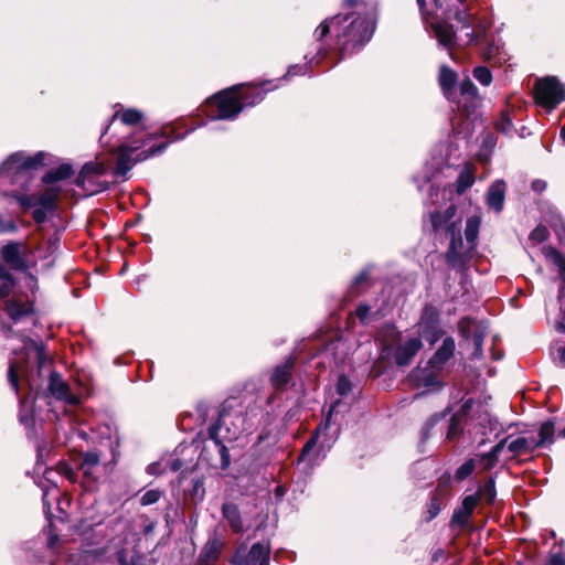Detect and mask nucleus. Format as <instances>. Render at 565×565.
<instances>
[{"label": "nucleus", "mask_w": 565, "mask_h": 565, "mask_svg": "<svg viewBox=\"0 0 565 565\" xmlns=\"http://www.w3.org/2000/svg\"><path fill=\"white\" fill-rule=\"evenodd\" d=\"M455 348V340L451 337L445 338L440 348L430 358L428 362L430 366L441 371L444 365L454 356Z\"/></svg>", "instance_id": "22"}, {"label": "nucleus", "mask_w": 565, "mask_h": 565, "mask_svg": "<svg viewBox=\"0 0 565 565\" xmlns=\"http://www.w3.org/2000/svg\"><path fill=\"white\" fill-rule=\"evenodd\" d=\"M99 454L96 451H87L84 455L83 462L81 465V469L87 476H90L93 469L96 468L99 463Z\"/></svg>", "instance_id": "34"}, {"label": "nucleus", "mask_w": 565, "mask_h": 565, "mask_svg": "<svg viewBox=\"0 0 565 565\" xmlns=\"http://www.w3.org/2000/svg\"><path fill=\"white\" fill-rule=\"evenodd\" d=\"M18 231L17 222L12 216H3L0 214V234L14 233Z\"/></svg>", "instance_id": "41"}, {"label": "nucleus", "mask_w": 565, "mask_h": 565, "mask_svg": "<svg viewBox=\"0 0 565 565\" xmlns=\"http://www.w3.org/2000/svg\"><path fill=\"white\" fill-rule=\"evenodd\" d=\"M475 183V172L471 167L466 166L459 173L456 181V192L462 194Z\"/></svg>", "instance_id": "32"}, {"label": "nucleus", "mask_w": 565, "mask_h": 565, "mask_svg": "<svg viewBox=\"0 0 565 565\" xmlns=\"http://www.w3.org/2000/svg\"><path fill=\"white\" fill-rule=\"evenodd\" d=\"M479 500V493L466 495L461 502V507L463 508V510H467L470 513H472Z\"/></svg>", "instance_id": "47"}, {"label": "nucleus", "mask_w": 565, "mask_h": 565, "mask_svg": "<svg viewBox=\"0 0 565 565\" xmlns=\"http://www.w3.org/2000/svg\"><path fill=\"white\" fill-rule=\"evenodd\" d=\"M120 120V122L125 126H136L143 119L142 111L136 108H120L114 113L110 118V122L106 126L104 132L100 136V140L105 138L108 134L110 127L114 125L116 120Z\"/></svg>", "instance_id": "19"}, {"label": "nucleus", "mask_w": 565, "mask_h": 565, "mask_svg": "<svg viewBox=\"0 0 565 565\" xmlns=\"http://www.w3.org/2000/svg\"><path fill=\"white\" fill-rule=\"evenodd\" d=\"M457 209L450 204L444 211L429 213V223L433 232L440 237L449 238L450 245L446 254L447 263L454 268H460L468 262V256L461 254L462 241L460 237V218L456 216Z\"/></svg>", "instance_id": "7"}, {"label": "nucleus", "mask_w": 565, "mask_h": 565, "mask_svg": "<svg viewBox=\"0 0 565 565\" xmlns=\"http://www.w3.org/2000/svg\"><path fill=\"white\" fill-rule=\"evenodd\" d=\"M295 358L289 356L284 363L277 365L270 376V383L276 390H284L292 379Z\"/></svg>", "instance_id": "20"}, {"label": "nucleus", "mask_w": 565, "mask_h": 565, "mask_svg": "<svg viewBox=\"0 0 565 565\" xmlns=\"http://www.w3.org/2000/svg\"><path fill=\"white\" fill-rule=\"evenodd\" d=\"M222 516L228 523L234 533H243L244 522L238 507L233 502H225L222 505Z\"/></svg>", "instance_id": "23"}, {"label": "nucleus", "mask_w": 565, "mask_h": 565, "mask_svg": "<svg viewBox=\"0 0 565 565\" xmlns=\"http://www.w3.org/2000/svg\"><path fill=\"white\" fill-rule=\"evenodd\" d=\"M118 563L119 565H147L146 557L140 553H135L128 561L126 555L120 552L118 553Z\"/></svg>", "instance_id": "39"}, {"label": "nucleus", "mask_w": 565, "mask_h": 565, "mask_svg": "<svg viewBox=\"0 0 565 565\" xmlns=\"http://www.w3.org/2000/svg\"><path fill=\"white\" fill-rule=\"evenodd\" d=\"M161 495H162V492L158 489L148 490L140 498V504L143 507L154 504L160 500Z\"/></svg>", "instance_id": "40"}, {"label": "nucleus", "mask_w": 565, "mask_h": 565, "mask_svg": "<svg viewBox=\"0 0 565 565\" xmlns=\"http://www.w3.org/2000/svg\"><path fill=\"white\" fill-rule=\"evenodd\" d=\"M344 7L354 10L326 19L315 31V38L320 42L332 30L342 55L367 43L375 29L374 13L362 0H345Z\"/></svg>", "instance_id": "4"}, {"label": "nucleus", "mask_w": 565, "mask_h": 565, "mask_svg": "<svg viewBox=\"0 0 565 565\" xmlns=\"http://www.w3.org/2000/svg\"><path fill=\"white\" fill-rule=\"evenodd\" d=\"M369 275H370V269L369 268H364L363 270H361L352 280L351 291L355 292V294H359L360 292V290H359L360 285H362L363 282L367 281Z\"/></svg>", "instance_id": "44"}, {"label": "nucleus", "mask_w": 565, "mask_h": 565, "mask_svg": "<svg viewBox=\"0 0 565 565\" xmlns=\"http://www.w3.org/2000/svg\"><path fill=\"white\" fill-rule=\"evenodd\" d=\"M422 348L423 343L420 338H409L396 348L394 352L395 363L398 366H407Z\"/></svg>", "instance_id": "18"}, {"label": "nucleus", "mask_w": 565, "mask_h": 565, "mask_svg": "<svg viewBox=\"0 0 565 565\" xmlns=\"http://www.w3.org/2000/svg\"><path fill=\"white\" fill-rule=\"evenodd\" d=\"M439 369L430 366L428 363L425 367L417 366L409 374L411 384L423 390L424 393L439 391L444 384L439 379Z\"/></svg>", "instance_id": "15"}, {"label": "nucleus", "mask_w": 565, "mask_h": 565, "mask_svg": "<svg viewBox=\"0 0 565 565\" xmlns=\"http://www.w3.org/2000/svg\"><path fill=\"white\" fill-rule=\"evenodd\" d=\"M558 352V363L565 367V345L557 350Z\"/></svg>", "instance_id": "61"}, {"label": "nucleus", "mask_w": 565, "mask_h": 565, "mask_svg": "<svg viewBox=\"0 0 565 565\" xmlns=\"http://www.w3.org/2000/svg\"><path fill=\"white\" fill-rule=\"evenodd\" d=\"M437 422H438L437 415L431 416L429 419L426 420V423L424 424L423 429H422V440L423 441L428 438V434H429L430 429L434 428V426L437 424Z\"/></svg>", "instance_id": "49"}, {"label": "nucleus", "mask_w": 565, "mask_h": 565, "mask_svg": "<svg viewBox=\"0 0 565 565\" xmlns=\"http://www.w3.org/2000/svg\"><path fill=\"white\" fill-rule=\"evenodd\" d=\"M156 525H157L156 522L147 519V523L142 527L143 535L145 536L151 535L156 530Z\"/></svg>", "instance_id": "55"}, {"label": "nucleus", "mask_w": 565, "mask_h": 565, "mask_svg": "<svg viewBox=\"0 0 565 565\" xmlns=\"http://www.w3.org/2000/svg\"><path fill=\"white\" fill-rule=\"evenodd\" d=\"M505 192V181L501 179L495 180L487 191L486 201L488 206L495 212H501L504 205Z\"/></svg>", "instance_id": "21"}, {"label": "nucleus", "mask_w": 565, "mask_h": 565, "mask_svg": "<svg viewBox=\"0 0 565 565\" xmlns=\"http://www.w3.org/2000/svg\"><path fill=\"white\" fill-rule=\"evenodd\" d=\"M511 439V436L505 437L501 439L489 452L482 454L480 456V461H486V469L492 468L498 459L504 447H508V441Z\"/></svg>", "instance_id": "30"}, {"label": "nucleus", "mask_w": 565, "mask_h": 565, "mask_svg": "<svg viewBox=\"0 0 565 565\" xmlns=\"http://www.w3.org/2000/svg\"><path fill=\"white\" fill-rule=\"evenodd\" d=\"M182 467V462L180 459H174L170 463V469L172 471H178Z\"/></svg>", "instance_id": "63"}, {"label": "nucleus", "mask_w": 565, "mask_h": 565, "mask_svg": "<svg viewBox=\"0 0 565 565\" xmlns=\"http://www.w3.org/2000/svg\"><path fill=\"white\" fill-rule=\"evenodd\" d=\"M269 543L257 542L248 551L245 547L238 548L233 557V563L236 565H269Z\"/></svg>", "instance_id": "16"}, {"label": "nucleus", "mask_w": 565, "mask_h": 565, "mask_svg": "<svg viewBox=\"0 0 565 565\" xmlns=\"http://www.w3.org/2000/svg\"><path fill=\"white\" fill-rule=\"evenodd\" d=\"M425 24L439 45L451 51L454 46H479L486 60H495L501 49L490 42L487 25L469 12L466 0H416Z\"/></svg>", "instance_id": "1"}, {"label": "nucleus", "mask_w": 565, "mask_h": 565, "mask_svg": "<svg viewBox=\"0 0 565 565\" xmlns=\"http://www.w3.org/2000/svg\"><path fill=\"white\" fill-rule=\"evenodd\" d=\"M46 153L39 151L34 156H26L24 152H15L0 167V193L4 196H12L24 210L38 206L33 211V218L36 223H43L46 213L55 207V200L58 195L57 181L71 174V166L63 164L56 170L46 172L42 182L50 184L41 195L26 194L35 172L44 164Z\"/></svg>", "instance_id": "2"}, {"label": "nucleus", "mask_w": 565, "mask_h": 565, "mask_svg": "<svg viewBox=\"0 0 565 565\" xmlns=\"http://www.w3.org/2000/svg\"><path fill=\"white\" fill-rule=\"evenodd\" d=\"M75 434H76L79 438H82V439H86V438H87V433H86L85 430H83V429H74V428H73V436H74Z\"/></svg>", "instance_id": "64"}, {"label": "nucleus", "mask_w": 565, "mask_h": 565, "mask_svg": "<svg viewBox=\"0 0 565 565\" xmlns=\"http://www.w3.org/2000/svg\"><path fill=\"white\" fill-rule=\"evenodd\" d=\"M555 426L552 420L544 422L540 427V438H534L535 448L545 447L554 441Z\"/></svg>", "instance_id": "31"}, {"label": "nucleus", "mask_w": 565, "mask_h": 565, "mask_svg": "<svg viewBox=\"0 0 565 565\" xmlns=\"http://www.w3.org/2000/svg\"><path fill=\"white\" fill-rule=\"evenodd\" d=\"M22 352L14 349V358L10 361L8 380L15 393L19 392L20 379L26 382L30 393L38 394L42 386V379L47 376V391L54 398L52 412L58 417V409H62L63 417L71 420L68 409L71 406V395L68 385L62 376L51 371V360L44 353L42 341L33 340L31 337L21 334Z\"/></svg>", "instance_id": "3"}, {"label": "nucleus", "mask_w": 565, "mask_h": 565, "mask_svg": "<svg viewBox=\"0 0 565 565\" xmlns=\"http://www.w3.org/2000/svg\"><path fill=\"white\" fill-rule=\"evenodd\" d=\"M43 505L49 521L47 546L55 548L63 530L68 531L71 529L68 521L71 498L66 493L62 497L61 490L54 483L43 490Z\"/></svg>", "instance_id": "8"}, {"label": "nucleus", "mask_w": 565, "mask_h": 565, "mask_svg": "<svg viewBox=\"0 0 565 565\" xmlns=\"http://www.w3.org/2000/svg\"><path fill=\"white\" fill-rule=\"evenodd\" d=\"M19 420L26 429H29V430L33 429V427H34L33 401H31L29 398H23L20 401Z\"/></svg>", "instance_id": "29"}, {"label": "nucleus", "mask_w": 565, "mask_h": 565, "mask_svg": "<svg viewBox=\"0 0 565 565\" xmlns=\"http://www.w3.org/2000/svg\"><path fill=\"white\" fill-rule=\"evenodd\" d=\"M482 343H483V335L481 333H475L473 335V344H475V355L477 358L481 356L482 354Z\"/></svg>", "instance_id": "51"}, {"label": "nucleus", "mask_w": 565, "mask_h": 565, "mask_svg": "<svg viewBox=\"0 0 565 565\" xmlns=\"http://www.w3.org/2000/svg\"><path fill=\"white\" fill-rule=\"evenodd\" d=\"M548 237V231L545 226L539 225L531 233L529 238L536 243H542Z\"/></svg>", "instance_id": "45"}, {"label": "nucleus", "mask_w": 565, "mask_h": 565, "mask_svg": "<svg viewBox=\"0 0 565 565\" xmlns=\"http://www.w3.org/2000/svg\"><path fill=\"white\" fill-rule=\"evenodd\" d=\"M457 83V74L450 67L443 65L439 71V84L447 99H454V89Z\"/></svg>", "instance_id": "25"}, {"label": "nucleus", "mask_w": 565, "mask_h": 565, "mask_svg": "<svg viewBox=\"0 0 565 565\" xmlns=\"http://www.w3.org/2000/svg\"><path fill=\"white\" fill-rule=\"evenodd\" d=\"M512 126V120L507 114H502L495 124L497 130L505 135L510 134Z\"/></svg>", "instance_id": "46"}, {"label": "nucleus", "mask_w": 565, "mask_h": 565, "mask_svg": "<svg viewBox=\"0 0 565 565\" xmlns=\"http://www.w3.org/2000/svg\"><path fill=\"white\" fill-rule=\"evenodd\" d=\"M473 76L483 86H489L492 83V74L486 66L475 67Z\"/></svg>", "instance_id": "38"}, {"label": "nucleus", "mask_w": 565, "mask_h": 565, "mask_svg": "<svg viewBox=\"0 0 565 565\" xmlns=\"http://www.w3.org/2000/svg\"><path fill=\"white\" fill-rule=\"evenodd\" d=\"M480 223H481V220L477 215H472L467 218L466 228H465V237H466L467 243L470 246H469V250L465 252L463 254H466L468 256V259L471 256V250L475 249V247H476V241L478 238Z\"/></svg>", "instance_id": "28"}, {"label": "nucleus", "mask_w": 565, "mask_h": 565, "mask_svg": "<svg viewBox=\"0 0 565 565\" xmlns=\"http://www.w3.org/2000/svg\"><path fill=\"white\" fill-rule=\"evenodd\" d=\"M370 311L371 307L369 305H359V307L356 308V316L361 320V322H364L367 319Z\"/></svg>", "instance_id": "50"}, {"label": "nucleus", "mask_w": 565, "mask_h": 565, "mask_svg": "<svg viewBox=\"0 0 565 565\" xmlns=\"http://www.w3.org/2000/svg\"><path fill=\"white\" fill-rule=\"evenodd\" d=\"M472 398H468L463 402V404L461 405V408H460V412L458 413L460 416H465L468 411L471 408L472 406Z\"/></svg>", "instance_id": "58"}, {"label": "nucleus", "mask_w": 565, "mask_h": 565, "mask_svg": "<svg viewBox=\"0 0 565 565\" xmlns=\"http://www.w3.org/2000/svg\"><path fill=\"white\" fill-rule=\"evenodd\" d=\"M534 96L537 104L552 110L565 100V86L557 77L546 76L536 82Z\"/></svg>", "instance_id": "12"}, {"label": "nucleus", "mask_w": 565, "mask_h": 565, "mask_svg": "<svg viewBox=\"0 0 565 565\" xmlns=\"http://www.w3.org/2000/svg\"><path fill=\"white\" fill-rule=\"evenodd\" d=\"M226 422L225 416H220L218 420L209 427V438L214 443L216 450L221 457V469L225 470L231 465V456L224 441H232L235 438V433L230 435V429H224L223 425Z\"/></svg>", "instance_id": "14"}, {"label": "nucleus", "mask_w": 565, "mask_h": 565, "mask_svg": "<svg viewBox=\"0 0 565 565\" xmlns=\"http://www.w3.org/2000/svg\"><path fill=\"white\" fill-rule=\"evenodd\" d=\"M417 327L419 334L418 338H423L430 345H434L444 334L440 327L439 311L431 305H426L424 307Z\"/></svg>", "instance_id": "13"}, {"label": "nucleus", "mask_w": 565, "mask_h": 565, "mask_svg": "<svg viewBox=\"0 0 565 565\" xmlns=\"http://www.w3.org/2000/svg\"><path fill=\"white\" fill-rule=\"evenodd\" d=\"M532 188L533 190L535 191H542L545 189V182L544 181H541V180H535L533 181L532 183Z\"/></svg>", "instance_id": "62"}, {"label": "nucleus", "mask_w": 565, "mask_h": 565, "mask_svg": "<svg viewBox=\"0 0 565 565\" xmlns=\"http://www.w3.org/2000/svg\"><path fill=\"white\" fill-rule=\"evenodd\" d=\"M476 493H479V499L492 503L497 497L495 482L493 478H489L483 487H480Z\"/></svg>", "instance_id": "33"}, {"label": "nucleus", "mask_w": 565, "mask_h": 565, "mask_svg": "<svg viewBox=\"0 0 565 565\" xmlns=\"http://www.w3.org/2000/svg\"><path fill=\"white\" fill-rule=\"evenodd\" d=\"M273 83V81L263 82V87L270 86L264 89L249 85V89L242 95L237 94L241 86L224 89L207 99L204 111L212 120H233L241 114L244 107L259 104L267 92L278 87L277 84Z\"/></svg>", "instance_id": "5"}, {"label": "nucleus", "mask_w": 565, "mask_h": 565, "mask_svg": "<svg viewBox=\"0 0 565 565\" xmlns=\"http://www.w3.org/2000/svg\"><path fill=\"white\" fill-rule=\"evenodd\" d=\"M480 425H483V424H487L488 427H489V430H493L495 429L497 425H498V422L497 419H493L490 415L486 414L483 416L480 417Z\"/></svg>", "instance_id": "54"}, {"label": "nucleus", "mask_w": 565, "mask_h": 565, "mask_svg": "<svg viewBox=\"0 0 565 565\" xmlns=\"http://www.w3.org/2000/svg\"><path fill=\"white\" fill-rule=\"evenodd\" d=\"M476 468V459L471 458L466 460L457 470L455 473V477L457 480L462 481L466 478H468Z\"/></svg>", "instance_id": "37"}, {"label": "nucleus", "mask_w": 565, "mask_h": 565, "mask_svg": "<svg viewBox=\"0 0 565 565\" xmlns=\"http://www.w3.org/2000/svg\"><path fill=\"white\" fill-rule=\"evenodd\" d=\"M461 417L459 414H455L449 423L448 431H447V438L448 439H456L458 438L462 433V424H461Z\"/></svg>", "instance_id": "36"}, {"label": "nucleus", "mask_w": 565, "mask_h": 565, "mask_svg": "<svg viewBox=\"0 0 565 565\" xmlns=\"http://www.w3.org/2000/svg\"><path fill=\"white\" fill-rule=\"evenodd\" d=\"M159 468L160 465L158 462H153L147 467V472L149 475H159L161 472Z\"/></svg>", "instance_id": "59"}, {"label": "nucleus", "mask_w": 565, "mask_h": 565, "mask_svg": "<svg viewBox=\"0 0 565 565\" xmlns=\"http://www.w3.org/2000/svg\"><path fill=\"white\" fill-rule=\"evenodd\" d=\"M337 393L341 397L348 396L352 391V384L345 375H340L335 386Z\"/></svg>", "instance_id": "42"}, {"label": "nucleus", "mask_w": 565, "mask_h": 565, "mask_svg": "<svg viewBox=\"0 0 565 565\" xmlns=\"http://www.w3.org/2000/svg\"><path fill=\"white\" fill-rule=\"evenodd\" d=\"M0 299L6 313L14 324L25 320H31L35 324L33 299L22 292L12 276L4 270H0Z\"/></svg>", "instance_id": "9"}, {"label": "nucleus", "mask_w": 565, "mask_h": 565, "mask_svg": "<svg viewBox=\"0 0 565 565\" xmlns=\"http://www.w3.org/2000/svg\"><path fill=\"white\" fill-rule=\"evenodd\" d=\"M548 565H565V555L561 552L551 553L548 557Z\"/></svg>", "instance_id": "52"}, {"label": "nucleus", "mask_w": 565, "mask_h": 565, "mask_svg": "<svg viewBox=\"0 0 565 565\" xmlns=\"http://www.w3.org/2000/svg\"><path fill=\"white\" fill-rule=\"evenodd\" d=\"M222 543L217 539L209 540L199 556V565H213L220 556Z\"/></svg>", "instance_id": "26"}, {"label": "nucleus", "mask_w": 565, "mask_h": 565, "mask_svg": "<svg viewBox=\"0 0 565 565\" xmlns=\"http://www.w3.org/2000/svg\"><path fill=\"white\" fill-rule=\"evenodd\" d=\"M308 68H309V65L307 63L302 64V65H299V64L292 65L288 68V72L284 75L282 79L290 77V76H295V75H303L307 73ZM279 81H281V78Z\"/></svg>", "instance_id": "48"}, {"label": "nucleus", "mask_w": 565, "mask_h": 565, "mask_svg": "<svg viewBox=\"0 0 565 565\" xmlns=\"http://www.w3.org/2000/svg\"><path fill=\"white\" fill-rule=\"evenodd\" d=\"M153 137L154 135L143 132L139 137L131 136L117 146L115 151L117 154L116 164L113 171L109 170L111 184L127 181L129 179V172L136 163L146 161L151 157L159 156L164 152L168 147V142L151 146L149 149L137 153V156L132 158V153L146 146L153 139Z\"/></svg>", "instance_id": "6"}, {"label": "nucleus", "mask_w": 565, "mask_h": 565, "mask_svg": "<svg viewBox=\"0 0 565 565\" xmlns=\"http://www.w3.org/2000/svg\"><path fill=\"white\" fill-rule=\"evenodd\" d=\"M562 320L556 323V329L559 332L565 333V309L562 311Z\"/></svg>", "instance_id": "60"}, {"label": "nucleus", "mask_w": 565, "mask_h": 565, "mask_svg": "<svg viewBox=\"0 0 565 565\" xmlns=\"http://www.w3.org/2000/svg\"><path fill=\"white\" fill-rule=\"evenodd\" d=\"M338 405H339V401L331 405L329 414L327 415L324 422L316 428L315 433L311 435V437L307 440V443L302 447V450L297 460L298 466L303 465L305 466L303 468H310L312 460L309 458V456H310V452L313 450V448L318 444H319L320 449L331 447L334 438H333V436H331V437L328 436V430L330 429L332 414L334 413Z\"/></svg>", "instance_id": "11"}, {"label": "nucleus", "mask_w": 565, "mask_h": 565, "mask_svg": "<svg viewBox=\"0 0 565 565\" xmlns=\"http://www.w3.org/2000/svg\"><path fill=\"white\" fill-rule=\"evenodd\" d=\"M440 511V507L438 504V502L436 500H431V502L429 503V507H428V518L427 520L430 521L433 520L434 518H436L438 515Z\"/></svg>", "instance_id": "53"}, {"label": "nucleus", "mask_w": 565, "mask_h": 565, "mask_svg": "<svg viewBox=\"0 0 565 565\" xmlns=\"http://www.w3.org/2000/svg\"><path fill=\"white\" fill-rule=\"evenodd\" d=\"M2 259L13 269H25L29 266L31 250L22 243L11 242L1 248Z\"/></svg>", "instance_id": "17"}, {"label": "nucleus", "mask_w": 565, "mask_h": 565, "mask_svg": "<svg viewBox=\"0 0 565 565\" xmlns=\"http://www.w3.org/2000/svg\"><path fill=\"white\" fill-rule=\"evenodd\" d=\"M459 90L465 98L477 100L479 97L478 88L470 78H466L459 84Z\"/></svg>", "instance_id": "35"}, {"label": "nucleus", "mask_w": 565, "mask_h": 565, "mask_svg": "<svg viewBox=\"0 0 565 565\" xmlns=\"http://www.w3.org/2000/svg\"><path fill=\"white\" fill-rule=\"evenodd\" d=\"M471 514L472 513H470L467 510H463V508L460 507L457 510H455L452 518H451V522L459 526H465V525H467Z\"/></svg>", "instance_id": "43"}, {"label": "nucleus", "mask_w": 565, "mask_h": 565, "mask_svg": "<svg viewBox=\"0 0 565 565\" xmlns=\"http://www.w3.org/2000/svg\"><path fill=\"white\" fill-rule=\"evenodd\" d=\"M535 449L533 437H518L508 441V450L514 457L531 454Z\"/></svg>", "instance_id": "27"}, {"label": "nucleus", "mask_w": 565, "mask_h": 565, "mask_svg": "<svg viewBox=\"0 0 565 565\" xmlns=\"http://www.w3.org/2000/svg\"><path fill=\"white\" fill-rule=\"evenodd\" d=\"M109 177V166L99 160L86 162L75 180L82 190L81 196H92L108 190L113 184Z\"/></svg>", "instance_id": "10"}, {"label": "nucleus", "mask_w": 565, "mask_h": 565, "mask_svg": "<svg viewBox=\"0 0 565 565\" xmlns=\"http://www.w3.org/2000/svg\"><path fill=\"white\" fill-rule=\"evenodd\" d=\"M431 175H433V172L429 171V172H426L422 179L419 177L414 178L415 182H417V186L419 190H422L423 183H427L430 181Z\"/></svg>", "instance_id": "57"}, {"label": "nucleus", "mask_w": 565, "mask_h": 565, "mask_svg": "<svg viewBox=\"0 0 565 565\" xmlns=\"http://www.w3.org/2000/svg\"><path fill=\"white\" fill-rule=\"evenodd\" d=\"M58 242H60V237L57 234H54L53 237H51L47 242L49 244V252L50 254H53L55 250H57L58 248Z\"/></svg>", "instance_id": "56"}, {"label": "nucleus", "mask_w": 565, "mask_h": 565, "mask_svg": "<svg viewBox=\"0 0 565 565\" xmlns=\"http://www.w3.org/2000/svg\"><path fill=\"white\" fill-rule=\"evenodd\" d=\"M92 384L86 374H83V376L78 375L77 380L73 377V424L78 422L76 411L74 409L75 405L79 403L83 397L89 396Z\"/></svg>", "instance_id": "24"}]
</instances>
